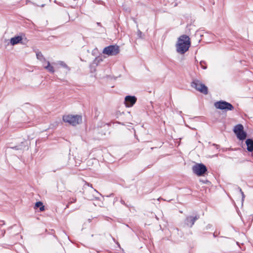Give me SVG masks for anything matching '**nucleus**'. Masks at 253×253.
Returning a JSON list of instances; mask_svg holds the SVG:
<instances>
[{
    "label": "nucleus",
    "mask_w": 253,
    "mask_h": 253,
    "mask_svg": "<svg viewBox=\"0 0 253 253\" xmlns=\"http://www.w3.org/2000/svg\"><path fill=\"white\" fill-rule=\"evenodd\" d=\"M45 69L50 73H53L55 72L54 67L51 65Z\"/></svg>",
    "instance_id": "f3484780"
},
{
    "label": "nucleus",
    "mask_w": 253,
    "mask_h": 253,
    "mask_svg": "<svg viewBox=\"0 0 253 253\" xmlns=\"http://www.w3.org/2000/svg\"><path fill=\"white\" fill-rule=\"evenodd\" d=\"M138 33L139 36L140 37V35L142 34L141 32L140 31H138Z\"/></svg>",
    "instance_id": "412c9836"
},
{
    "label": "nucleus",
    "mask_w": 253,
    "mask_h": 253,
    "mask_svg": "<svg viewBox=\"0 0 253 253\" xmlns=\"http://www.w3.org/2000/svg\"><path fill=\"white\" fill-rule=\"evenodd\" d=\"M247 150L249 152L253 151V140L251 139H247L246 141Z\"/></svg>",
    "instance_id": "9b49d317"
},
{
    "label": "nucleus",
    "mask_w": 253,
    "mask_h": 253,
    "mask_svg": "<svg viewBox=\"0 0 253 253\" xmlns=\"http://www.w3.org/2000/svg\"><path fill=\"white\" fill-rule=\"evenodd\" d=\"M199 218V216L196 215L194 217L193 216H188L186 218L185 220V224L191 227L194 224L195 221L197 220Z\"/></svg>",
    "instance_id": "1a4fd4ad"
},
{
    "label": "nucleus",
    "mask_w": 253,
    "mask_h": 253,
    "mask_svg": "<svg viewBox=\"0 0 253 253\" xmlns=\"http://www.w3.org/2000/svg\"><path fill=\"white\" fill-rule=\"evenodd\" d=\"M36 56L38 59L40 60L41 62H45V59L44 58L43 55L41 52H37L36 53Z\"/></svg>",
    "instance_id": "ddd939ff"
},
{
    "label": "nucleus",
    "mask_w": 253,
    "mask_h": 253,
    "mask_svg": "<svg viewBox=\"0 0 253 253\" xmlns=\"http://www.w3.org/2000/svg\"><path fill=\"white\" fill-rule=\"evenodd\" d=\"M22 40L21 36H16L10 39V43L11 45H14L20 42Z\"/></svg>",
    "instance_id": "9d476101"
},
{
    "label": "nucleus",
    "mask_w": 253,
    "mask_h": 253,
    "mask_svg": "<svg viewBox=\"0 0 253 253\" xmlns=\"http://www.w3.org/2000/svg\"><path fill=\"white\" fill-rule=\"evenodd\" d=\"M40 208V211H42L44 210V207L41 202H38L35 204V208Z\"/></svg>",
    "instance_id": "f8f14e48"
},
{
    "label": "nucleus",
    "mask_w": 253,
    "mask_h": 253,
    "mask_svg": "<svg viewBox=\"0 0 253 253\" xmlns=\"http://www.w3.org/2000/svg\"><path fill=\"white\" fill-rule=\"evenodd\" d=\"M243 129V126L241 124L236 125L234 128V132L236 134L237 138L241 140L245 139L247 136V133Z\"/></svg>",
    "instance_id": "423d86ee"
},
{
    "label": "nucleus",
    "mask_w": 253,
    "mask_h": 253,
    "mask_svg": "<svg viewBox=\"0 0 253 253\" xmlns=\"http://www.w3.org/2000/svg\"><path fill=\"white\" fill-rule=\"evenodd\" d=\"M190 45L191 41L189 36L182 35L177 39L175 44L176 50L177 53L183 54L188 50Z\"/></svg>",
    "instance_id": "f257e3e1"
},
{
    "label": "nucleus",
    "mask_w": 253,
    "mask_h": 253,
    "mask_svg": "<svg viewBox=\"0 0 253 253\" xmlns=\"http://www.w3.org/2000/svg\"><path fill=\"white\" fill-rule=\"evenodd\" d=\"M137 98L134 96L127 95L125 97V103L126 107H132L136 102Z\"/></svg>",
    "instance_id": "6e6552de"
},
{
    "label": "nucleus",
    "mask_w": 253,
    "mask_h": 253,
    "mask_svg": "<svg viewBox=\"0 0 253 253\" xmlns=\"http://www.w3.org/2000/svg\"><path fill=\"white\" fill-rule=\"evenodd\" d=\"M70 204L68 203L67 205L66 206V208H68Z\"/></svg>",
    "instance_id": "4be33fe9"
},
{
    "label": "nucleus",
    "mask_w": 253,
    "mask_h": 253,
    "mask_svg": "<svg viewBox=\"0 0 253 253\" xmlns=\"http://www.w3.org/2000/svg\"><path fill=\"white\" fill-rule=\"evenodd\" d=\"M14 148L16 149H18V148H17V147H15Z\"/></svg>",
    "instance_id": "5701e85b"
},
{
    "label": "nucleus",
    "mask_w": 253,
    "mask_h": 253,
    "mask_svg": "<svg viewBox=\"0 0 253 253\" xmlns=\"http://www.w3.org/2000/svg\"><path fill=\"white\" fill-rule=\"evenodd\" d=\"M43 68L45 69L48 68V66L50 65V62L48 61H46L45 60V62H42Z\"/></svg>",
    "instance_id": "dca6fc26"
},
{
    "label": "nucleus",
    "mask_w": 253,
    "mask_h": 253,
    "mask_svg": "<svg viewBox=\"0 0 253 253\" xmlns=\"http://www.w3.org/2000/svg\"><path fill=\"white\" fill-rule=\"evenodd\" d=\"M200 64H201V66H202V68L203 69H206L207 68V67H206V66H203V65H202V62H200Z\"/></svg>",
    "instance_id": "aec40b11"
},
{
    "label": "nucleus",
    "mask_w": 253,
    "mask_h": 253,
    "mask_svg": "<svg viewBox=\"0 0 253 253\" xmlns=\"http://www.w3.org/2000/svg\"><path fill=\"white\" fill-rule=\"evenodd\" d=\"M76 201H77V199H76V198H75V197H73V198H70V199H69V202H68V204H72V203H75V202H76Z\"/></svg>",
    "instance_id": "a211bd4d"
},
{
    "label": "nucleus",
    "mask_w": 253,
    "mask_h": 253,
    "mask_svg": "<svg viewBox=\"0 0 253 253\" xmlns=\"http://www.w3.org/2000/svg\"><path fill=\"white\" fill-rule=\"evenodd\" d=\"M192 87L195 88L198 91L205 94H208V88L200 81L197 80H194L191 83Z\"/></svg>",
    "instance_id": "20e7f679"
},
{
    "label": "nucleus",
    "mask_w": 253,
    "mask_h": 253,
    "mask_svg": "<svg viewBox=\"0 0 253 253\" xmlns=\"http://www.w3.org/2000/svg\"><path fill=\"white\" fill-rule=\"evenodd\" d=\"M214 106L216 108L222 110L232 111L234 109V107L231 104L225 101L216 102Z\"/></svg>",
    "instance_id": "7ed1b4c3"
},
{
    "label": "nucleus",
    "mask_w": 253,
    "mask_h": 253,
    "mask_svg": "<svg viewBox=\"0 0 253 253\" xmlns=\"http://www.w3.org/2000/svg\"><path fill=\"white\" fill-rule=\"evenodd\" d=\"M63 120L72 126H76L82 122V118L79 115H66L63 117Z\"/></svg>",
    "instance_id": "f03ea898"
},
{
    "label": "nucleus",
    "mask_w": 253,
    "mask_h": 253,
    "mask_svg": "<svg viewBox=\"0 0 253 253\" xmlns=\"http://www.w3.org/2000/svg\"><path fill=\"white\" fill-rule=\"evenodd\" d=\"M57 63H58V65H59L60 66L63 67V68H65L67 69L68 70H70V68L66 64V63L62 61H59Z\"/></svg>",
    "instance_id": "4468645a"
},
{
    "label": "nucleus",
    "mask_w": 253,
    "mask_h": 253,
    "mask_svg": "<svg viewBox=\"0 0 253 253\" xmlns=\"http://www.w3.org/2000/svg\"><path fill=\"white\" fill-rule=\"evenodd\" d=\"M193 172L198 176H203L207 172V169L203 164H196L192 167Z\"/></svg>",
    "instance_id": "39448f33"
},
{
    "label": "nucleus",
    "mask_w": 253,
    "mask_h": 253,
    "mask_svg": "<svg viewBox=\"0 0 253 253\" xmlns=\"http://www.w3.org/2000/svg\"><path fill=\"white\" fill-rule=\"evenodd\" d=\"M103 61V59L102 57H96L95 60H94V63L96 64H98L100 62Z\"/></svg>",
    "instance_id": "2eb2a0df"
},
{
    "label": "nucleus",
    "mask_w": 253,
    "mask_h": 253,
    "mask_svg": "<svg viewBox=\"0 0 253 253\" xmlns=\"http://www.w3.org/2000/svg\"><path fill=\"white\" fill-rule=\"evenodd\" d=\"M240 192H241V193L242 194V199H243L245 198V195L244 194V193L241 188H240Z\"/></svg>",
    "instance_id": "6ab92c4d"
},
{
    "label": "nucleus",
    "mask_w": 253,
    "mask_h": 253,
    "mask_svg": "<svg viewBox=\"0 0 253 253\" xmlns=\"http://www.w3.org/2000/svg\"><path fill=\"white\" fill-rule=\"evenodd\" d=\"M119 50L118 46L110 45L104 48L103 53L109 56H113L117 54L119 52Z\"/></svg>",
    "instance_id": "0eeeda50"
}]
</instances>
